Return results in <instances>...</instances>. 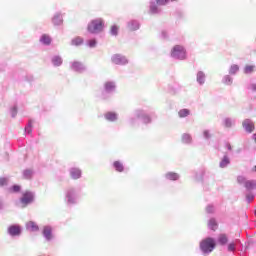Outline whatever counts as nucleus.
<instances>
[{"label": "nucleus", "instance_id": "f257e3e1", "mask_svg": "<svg viewBox=\"0 0 256 256\" xmlns=\"http://www.w3.org/2000/svg\"><path fill=\"white\" fill-rule=\"evenodd\" d=\"M81 199V191L73 186L68 187L64 192V203L66 207H75L79 205Z\"/></svg>", "mask_w": 256, "mask_h": 256}, {"label": "nucleus", "instance_id": "f03ea898", "mask_svg": "<svg viewBox=\"0 0 256 256\" xmlns=\"http://www.w3.org/2000/svg\"><path fill=\"white\" fill-rule=\"evenodd\" d=\"M115 93H117V82L115 80H107L103 83L100 99L102 101H111Z\"/></svg>", "mask_w": 256, "mask_h": 256}, {"label": "nucleus", "instance_id": "7ed1b4c3", "mask_svg": "<svg viewBox=\"0 0 256 256\" xmlns=\"http://www.w3.org/2000/svg\"><path fill=\"white\" fill-rule=\"evenodd\" d=\"M87 31L90 35H99L105 31V20L103 18L92 19L87 24Z\"/></svg>", "mask_w": 256, "mask_h": 256}, {"label": "nucleus", "instance_id": "20e7f679", "mask_svg": "<svg viewBox=\"0 0 256 256\" xmlns=\"http://www.w3.org/2000/svg\"><path fill=\"white\" fill-rule=\"evenodd\" d=\"M217 247V240L213 237H206L200 241L199 249L202 255H211L212 251H215Z\"/></svg>", "mask_w": 256, "mask_h": 256}, {"label": "nucleus", "instance_id": "39448f33", "mask_svg": "<svg viewBox=\"0 0 256 256\" xmlns=\"http://www.w3.org/2000/svg\"><path fill=\"white\" fill-rule=\"evenodd\" d=\"M171 57L178 61H185L187 59V50L181 45H175L171 51Z\"/></svg>", "mask_w": 256, "mask_h": 256}, {"label": "nucleus", "instance_id": "423d86ee", "mask_svg": "<svg viewBox=\"0 0 256 256\" xmlns=\"http://www.w3.org/2000/svg\"><path fill=\"white\" fill-rule=\"evenodd\" d=\"M135 117L137 119H140V121H142V123H144L145 125H149L153 117H155V111L152 110V113L149 114L144 110H136Z\"/></svg>", "mask_w": 256, "mask_h": 256}, {"label": "nucleus", "instance_id": "0eeeda50", "mask_svg": "<svg viewBox=\"0 0 256 256\" xmlns=\"http://www.w3.org/2000/svg\"><path fill=\"white\" fill-rule=\"evenodd\" d=\"M110 61L113 65H118L120 67H125V65H129V58L121 53L113 54L110 58Z\"/></svg>", "mask_w": 256, "mask_h": 256}, {"label": "nucleus", "instance_id": "6e6552de", "mask_svg": "<svg viewBox=\"0 0 256 256\" xmlns=\"http://www.w3.org/2000/svg\"><path fill=\"white\" fill-rule=\"evenodd\" d=\"M35 201V193L31 191H26L22 194V197L20 198V203L22 205V208L25 209V207H28V205H31Z\"/></svg>", "mask_w": 256, "mask_h": 256}, {"label": "nucleus", "instance_id": "1a4fd4ad", "mask_svg": "<svg viewBox=\"0 0 256 256\" xmlns=\"http://www.w3.org/2000/svg\"><path fill=\"white\" fill-rule=\"evenodd\" d=\"M69 66L71 71H74V73H85V71H87V66L79 60L70 62Z\"/></svg>", "mask_w": 256, "mask_h": 256}, {"label": "nucleus", "instance_id": "9d476101", "mask_svg": "<svg viewBox=\"0 0 256 256\" xmlns=\"http://www.w3.org/2000/svg\"><path fill=\"white\" fill-rule=\"evenodd\" d=\"M69 177L72 179V181H78V179H81L83 177V170L79 167H70L68 169Z\"/></svg>", "mask_w": 256, "mask_h": 256}, {"label": "nucleus", "instance_id": "9b49d317", "mask_svg": "<svg viewBox=\"0 0 256 256\" xmlns=\"http://www.w3.org/2000/svg\"><path fill=\"white\" fill-rule=\"evenodd\" d=\"M7 233L10 237H19L23 233V229L19 224H12L8 227Z\"/></svg>", "mask_w": 256, "mask_h": 256}, {"label": "nucleus", "instance_id": "f8f14e48", "mask_svg": "<svg viewBox=\"0 0 256 256\" xmlns=\"http://www.w3.org/2000/svg\"><path fill=\"white\" fill-rule=\"evenodd\" d=\"M42 237H44L47 243H51L53 241V226L45 225L42 229Z\"/></svg>", "mask_w": 256, "mask_h": 256}, {"label": "nucleus", "instance_id": "ddd939ff", "mask_svg": "<svg viewBox=\"0 0 256 256\" xmlns=\"http://www.w3.org/2000/svg\"><path fill=\"white\" fill-rule=\"evenodd\" d=\"M161 7L163 6L157 3L156 0H152L149 6V13L151 15H161V13H163V9H161Z\"/></svg>", "mask_w": 256, "mask_h": 256}, {"label": "nucleus", "instance_id": "4468645a", "mask_svg": "<svg viewBox=\"0 0 256 256\" xmlns=\"http://www.w3.org/2000/svg\"><path fill=\"white\" fill-rule=\"evenodd\" d=\"M63 12H55L51 18V23L54 27H61L63 25Z\"/></svg>", "mask_w": 256, "mask_h": 256}, {"label": "nucleus", "instance_id": "2eb2a0df", "mask_svg": "<svg viewBox=\"0 0 256 256\" xmlns=\"http://www.w3.org/2000/svg\"><path fill=\"white\" fill-rule=\"evenodd\" d=\"M242 127L246 133H253L255 131V123L249 118L243 120Z\"/></svg>", "mask_w": 256, "mask_h": 256}, {"label": "nucleus", "instance_id": "dca6fc26", "mask_svg": "<svg viewBox=\"0 0 256 256\" xmlns=\"http://www.w3.org/2000/svg\"><path fill=\"white\" fill-rule=\"evenodd\" d=\"M104 119L109 123H116V121H119V114L109 111L104 114Z\"/></svg>", "mask_w": 256, "mask_h": 256}, {"label": "nucleus", "instance_id": "f3484780", "mask_svg": "<svg viewBox=\"0 0 256 256\" xmlns=\"http://www.w3.org/2000/svg\"><path fill=\"white\" fill-rule=\"evenodd\" d=\"M237 121L235 120V118H231V117H225L224 119H222V126L225 129H232V127H235Z\"/></svg>", "mask_w": 256, "mask_h": 256}, {"label": "nucleus", "instance_id": "a211bd4d", "mask_svg": "<svg viewBox=\"0 0 256 256\" xmlns=\"http://www.w3.org/2000/svg\"><path fill=\"white\" fill-rule=\"evenodd\" d=\"M205 81H207V75L203 71H198L196 73V83L200 85V87H203L205 85Z\"/></svg>", "mask_w": 256, "mask_h": 256}, {"label": "nucleus", "instance_id": "6ab92c4d", "mask_svg": "<svg viewBox=\"0 0 256 256\" xmlns=\"http://www.w3.org/2000/svg\"><path fill=\"white\" fill-rule=\"evenodd\" d=\"M164 179H166V181H179V179H181V175L177 172H166L164 174Z\"/></svg>", "mask_w": 256, "mask_h": 256}, {"label": "nucleus", "instance_id": "aec40b11", "mask_svg": "<svg viewBox=\"0 0 256 256\" xmlns=\"http://www.w3.org/2000/svg\"><path fill=\"white\" fill-rule=\"evenodd\" d=\"M141 24L137 20H130L127 22L129 31H139Z\"/></svg>", "mask_w": 256, "mask_h": 256}, {"label": "nucleus", "instance_id": "412c9836", "mask_svg": "<svg viewBox=\"0 0 256 256\" xmlns=\"http://www.w3.org/2000/svg\"><path fill=\"white\" fill-rule=\"evenodd\" d=\"M26 230L30 231V233H37L39 225L35 221H29L26 223Z\"/></svg>", "mask_w": 256, "mask_h": 256}, {"label": "nucleus", "instance_id": "4be33fe9", "mask_svg": "<svg viewBox=\"0 0 256 256\" xmlns=\"http://www.w3.org/2000/svg\"><path fill=\"white\" fill-rule=\"evenodd\" d=\"M34 175H35V170H33L31 168H27V169L23 170V172H22L23 179H26L27 181H31V179H33Z\"/></svg>", "mask_w": 256, "mask_h": 256}, {"label": "nucleus", "instance_id": "5701e85b", "mask_svg": "<svg viewBox=\"0 0 256 256\" xmlns=\"http://www.w3.org/2000/svg\"><path fill=\"white\" fill-rule=\"evenodd\" d=\"M53 67H61L63 65V57L61 55H54L51 57Z\"/></svg>", "mask_w": 256, "mask_h": 256}, {"label": "nucleus", "instance_id": "b1692460", "mask_svg": "<svg viewBox=\"0 0 256 256\" xmlns=\"http://www.w3.org/2000/svg\"><path fill=\"white\" fill-rule=\"evenodd\" d=\"M229 165H231V158H229V156L226 154L221 159V161L219 163V167H220V169H227V167H229Z\"/></svg>", "mask_w": 256, "mask_h": 256}, {"label": "nucleus", "instance_id": "393cba45", "mask_svg": "<svg viewBox=\"0 0 256 256\" xmlns=\"http://www.w3.org/2000/svg\"><path fill=\"white\" fill-rule=\"evenodd\" d=\"M181 141L184 145H191L193 143V137L189 133H184L181 136Z\"/></svg>", "mask_w": 256, "mask_h": 256}, {"label": "nucleus", "instance_id": "a878e982", "mask_svg": "<svg viewBox=\"0 0 256 256\" xmlns=\"http://www.w3.org/2000/svg\"><path fill=\"white\" fill-rule=\"evenodd\" d=\"M245 189L247 192H252L255 191L256 189V180H247L246 184H245Z\"/></svg>", "mask_w": 256, "mask_h": 256}, {"label": "nucleus", "instance_id": "bb28decb", "mask_svg": "<svg viewBox=\"0 0 256 256\" xmlns=\"http://www.w3.org/2000/svg\"><path fill=\"white\" fill-rule=\"evenodd\" d=\"M113 167L117 173H123L125 171V166L119 160L113 162Z\"/></svg>", "mask_w": 256, "mask_h": 256}, {"label": "nucleus", "instance_id": "cd10ccee", "mask_svg": "<svg viewBox=\"0 0 256 256\" xmlns=\"http://www.w3.org/2000/svg\"><path fill=\"white\" fill-rule=\"evenodd\" d=\"M190 115H191V110L187 108H183L178 111V117H180V119H185V117H189Z\"/></svg>", "mask_w": 256, "mask_h": 256}, {"label": "nucleus", "instance_id": "c85d7f7f", "mask_svg": "<svg viewBox=\"0 0 256 256\" xmlns=\"http://www.w3.org/2000/svg\"><path fill=\"white\" fill-rule=\"evenodd\" d=\"M217 227H219V224L217 223V220L215 218H210L208 221V228L211 231H216Z\"/></svg>", "mask_w": 256, "mask_h": 256}, {"label": "nucleus", "instance_id": "c756f323", "mask_svg": "<svg viewBox=\"0 0 256 256\" xmlns=\"http://www.w3.org/2000/svg\"><path fill=\"white\" fill-rule=\"evenodd\" d=\"M40 43H42V45H51V36L47 34H43L40 37Z\"/></svg>", "mask_w": 256, "mask_h": 256}, {"label": "nucleus", "instance_id": "7c9ffc66", "mask_svg": "<svg viewBox=\"0 0 256 256\" xmlns=\"http://www.w3.org/2000/svg\"><path fill=\"white\" fill-rule=\"evenodd\" d=\"M222 83L223 85H228V86L233 85V77H231V75L223 76Z\"/></svg>", "mask_w": 256, "mask_h": 256}, {"label": "nucleus", "instance_id": "2f4dec72", "mask_svg": "<svg viewBox=\"0 0 256 256\" xmlns=\"http://www.w3.org/2000/svg\"><path fill=\"white\" fill-rule=\"evenodd\" d=\"M83 41H84L83 38L78 36L71 40V45L74 47H79V46H81Z\"/></svg>", "mask_w": 256, "mask_h": 256}, {"label": "nucleus", "instance_id": "473e14b6", "mask_svg": "<svg viewBox=\"0 0 256 256\" xmlns=\"http://www.w3.org/2000/svg\"><path fill=\"white\" fill-rule=\"evenodd\" d=\"M110 35L112 37H117V35H119V26H117V24L111 26Z\"/></svg>", "mask_w": 256, "mask_h": 256}, {"label": "nucleus", "instance_id": "72a5a7b5", "mask_svg": "<svg viewBox=\"0 0 256 256\" xmlns=\"http://www.w3.org/2000/svg\"><path fill=\"white\" fill-rule=\"evenodd\" d=\"M9 193H21V185L13 184L9 189Z\"/></svg>", "mask_w": 256, "mask_h": 256}, {"label": "nucleus", "instance_id": "f704fd0d", "mask_svg": "<svg viewBox=\"0 0 256 256\" xmlns=\"http://www.w3.org/2000/svg\"><path fill=\"white\" fill-rule=\"evenodd\" d=\"M24 133H26V135H31V133H33V122H28V124L24 128Z\"/></svg>", "mask_w": 256, "mask_h": 256}, {"label": "nucleus", "instance_id": "c9c22d12", "mask_svg": "<svg viewBox=\"0 0 256 256\" xmlns=\"http://www.w3.org/2000/svg\"><path fill=\"white\" fill-rule=\"evenodd\" d=\"M239 73V65L233 64L230 66L229 75H237Z\"/></svg>", "mask_w": 256, "mask_h": 256}, {"label": "nucleus", "instance_id": "e433bc0d", "mask_svg": "<svg viewBox=\"0 0 256 256\" xmlns=\"http://www.w3.org/2000/svg\"><path fill=\"white\" fill-rule=\"evenodd\" d=\"M228 242H229V239L227 238V236L225 234H221L218 237V243L220 245H227Z\"/></svg>", "mask_w": 256, "mask_h": 256}, {"label": "nucleus", "instance_id": "4c0bfd02", "mask_svg": "<svg viewBox=\"0 0 256 256\" xmlns=\"http://www.w3.org/2000/svg\"><path fill=\"white\" fill-rule=\"evenodd\" d=\"M253 71H255V65H246L244 67L245 75H251V73H253Z\"/></svg>", "mask_w": 256, "mask_h": 256}, {"label": "nucleus", "instance_id": "58836bf2", "mask_svg": "<svg viewBox=\"0 0 256 256\" xmlns=\"http://www.w3.org/2000/svg\"><path fill=\"white\" fill-rule=\"evenodd\" d=\"M247 181H248L247 178L245 176H243V175H239L237 177L238 185H243L245 187V185L247 184Z\"/></svg>", "mask_w": 256, "mask_h": 256}, {"label": "nucleus", "instance_id": "ea45409f", "mask_svg": "<svg viewBox=\"0 0 256 256\" xmlns=\"http://www.w3.org/2000/svg\"><path fill=\"white\" fill-rule=\"evenodd\" d=\"M252 201H255V194L253 192H247L246 203H252Z\"/></svg>", "mask_w": 256, "mask_h": 256}, {"label": "nucleus", "instance_id": "a19ab883", "mask_svg": "<svg viewBox=\"0 0 256 256\" xmlns=\"http://www.w3.org/2000/svg\"><path fill=\"white\" fill-rule=\"evenodd\" d=\"M9 185V178L0 177V187H7Z\"/></svg>", "mask_w": 256, "mask_h": 256}, {"label": "nucleus", "instance_id": "79ce46f5", "mask_svg": "<svg viewBox=\"0 0 256 256\" xmlns=\"http://www.w3.org/2000/svg\"><path fill=\"white\" fill-rule=\"evenodd\" d=\"M158 5H161L162 7H165V5H169V3H173L175 0H155Z\"/></svg>", "mask_w": 256, "mask_h": 256}, {"label": "nucleus", "instance_id": "37998d69", "mask_svg": "<svg viewBox=\"0 0 256 256\" xmlns=\"http://www.w3.org/2000/svg\"><path fill=\"white\" fill-rule=\"evenodd\" d=\"M87 45H88V47H90V49H93L94 47H97V39L88 40Z\"/></svg>", "mask_w": 256, "mask_h": 256}, {"label": "nucleus", "instance_id": "c03bdc74", "mask_svg": "<svg viewBox=\"0 0 256 256\" xmlns=\"http://www.w3.org/2000/svg\"><path fill=\"white\" fill-rule=\"evenodd\" d=\"M206 213L208 215H213V213H215V206H213L212 204H209L207 207H206Z\"/></svg>", "mask_w": 256, "mask_h": 256}, {"label": "nucleus", "instance_id": "a18cd8bd", "mask_svg": "<svg viewBox=\"0 0 256 256\" xmlns=\"http://www.w3.org/2000/svg\"><path fill=\"white\" fill-rule=\"evenodd\" d=\"M17 106H13L11 109H10V115L13 119H15V117H17Z\"/></svg>", "mask_w": 256, "mask_h": 256}, {"label": "nucleus", "instance_id": "49530a36", "mask_svg": "<svg viewBox=\"0 0 256 256\" xmlns=\"http://www.w3.org/2000/svg\"><path fill=\"white\" fill-rule=\"evenodd\" d=\"M203 137L206 141H209V139H211V132L209 130H204Z\"/></svg>", "mask_w": 256, "mask_h": 256}, {"label": "nucleus", "instance_id": "de8ad7c7", "mask_svg": "<svg viewBox=\"0 0 256 256\" xmlns=\"http://www.w3.org/2000/svg\"><path fill=\"white\" fill-rule=\"evenodd\" d=\"M207 185H215V178L211 177L210 180H205L204 187H207Z\"/></svg>", "mask_w": 256, "mask_h": 256}, {"label": "nucleus", "instance_id": "09e8293b", "mask_svg": "<svg viewBox=\"0 0 256 256\" xmlns=\"http://www.w3.org/2000/svg\"><path fill=\"white\" fill-rule=\"evenodd\" d=\"M228 251L231 253L233 251H235V243L231 242L228 244Z\"/></svg>", "mask_w": 256, "mask_h": 256}, {"label": "nucleus", "instance_id": "8fccbe9b", "mask_svg": "<svg viewBox=\"0 0 256 256\" xmlns=\"http://www.w3.org/2000/svg\"><path fill=\"white\" fill-rule=\"evenodd\" d=\"M137 117L135 116V112H134V117H131L130 119H129V123H130V125H135V123H137Z\"/></svg>", "mask_w": 256, "mask_h": 256}, {"label": "nucleus", "instance_id": "3c124183", "mask_svg": "<svg viewBox=\"0 0 256 256\" xmlns=\"http://www.w3.org/2000/svg\"><path fill=\"white\" fill-rule=\"evenodd\" d=\"M176 16L178 19H183L185 17V13H183L182 11H177Z\"/></svg>", "mask_w": 256, "mask_h": 256}, {"label": "nucleus", "instance_id": "603ef678", "mask_svg": "<svg viewBox=\"0 0 256 256\" xmlns=\"http://www.w3.org/2000/svg\"><path fill=\"white\" fill-rule=\"evenodd\" d=\"M194 177H195L196 181H203V176L197 172L195 173Z\"/></svg>", "mask_w": 256, "mask_h": 256}, {"label": "nucleus", "instance_id": "864d4df0", "mask_svg": "<svg viewBox=\"0 0 256 256\" xmlns=\"http://www.w3.org/2000/svg\"><path fill=\"white\" fill-rule=\"evenodd\" d=\"M5 208L3 202H0V211H3V209Z\"/></svg>", "mask_w": 256, "mask_h": 256}, {"label": "nucleus", "instance_id": "5fc2aeb1", "mask_svg": "<svg viewBox=\"0 0 256 256\" xmlns=\"http://www.w3.org/2000/svg\"><path fill=\"white\" fill-rule=\"evenodd\" d=\"M226 148L228 149V151H231L232 149L231 144H226Z\"/></svg>", "mask_w": 256, "mask_h": 256}, {"label": "nucleus", "instance_id": "6e6d98bb", "mask_svg": "<svg viewBox=\"0 0 256 256\" xmlns=\"http://www.w3.org/2000/svg\"><path fill=\"white\" fill-rule=\"evenodd\" d=\"M162 36L164 37V39L167 37V32H162Z\"/></svg>", "mask_w": 256, "mask_h": 256}, {"label": "nucleus", "instance_id": "4d7b16f0", "mask_svg": "<svg viewBox=\"0 0 256 256\" xmlns=\"http://www.w3.org/2000/svg\"><path fill=\"white\" fill-rule=\"evenodd\" d=\"M0 71H5L3 68H0Z\"/></svg>", "mask_w": 256, "mask_h": 256}, {"label": "nucleus", "instance_id": "13d9d810", "mask_svg": "<svg viewBox=\"0 0 256 256\" xmlns=\"http://www.w3.org/2000/svg\"><path fill=\"white\" fill-rule=\"evenodd\" d=\"M254 215L256 216V210L254 211Z\"/></svg>", "mask_w": 256, "mask_h": 256}]
</instances>
